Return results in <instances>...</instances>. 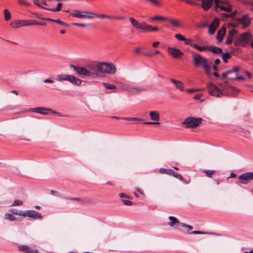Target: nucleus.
Returning <instances> with one entry per match:
<instances>
[{"label":"nucleus","instance_id":"nucleus-1","mask_svg":"<svg viewBox=\"0 0 253 253\" xmlns=\"http://www.w3.org/2000/svg\"><path fill=\"white\" fill-rule=\"evenodd\" d=\"M193 63L196 67H202L207 75L211 74V63L209 59L201 54L193 53Z\"/></svg>","mask_w":253,"mask_h":253},{"label":"nucleus","instance_id":"nucleus-2","mask_svg":"<svg viewBox=\"0 0 253 253\" xmlns=\"http://www.w3.org/2000/svg\"><path fill=\"white\" fill-rule=\"evenodd\" d=\"M102 62H91L87 64V67L90 73L89 77H97L102 74L103 69Z\"/></svg>","mask_w":253,"mask_h":253},{"label":"nucleus","instance_id":"nucleus-3","mask_svg":"<svg viewBox=\"0 0 253 253\" xmlns=\"http://www.w3.org/2000/svg\"><path fill=\"white\" fill-rule=\"evenodd\" d=\"M203 119L202 118H195L193 117H190L186 118L184 121L182 122V125H186V128H196L199 126L202 122Z\"/></svg>","mask_w":253,"mask_h":253},{"label":"nucleus","instance_id":"nucleus-4","mask_svg":"<svg viewBox=\"0 0 253 253\" xmlns=\"http://www.w3.org/2000/svg\"><path fill=\"white\" fill-rule=\"evenodd\" d=\"M33 25H42L43 24L38 23L35 20H20L11 23L12 27L17 29L21 27Z\"/></svg>","mask_w":253,"mask_h":253},{"label":"nucleus","instance_id":"nucleus-5","mask_svg":"<svg viewBox=\"0 0 253 253\" xmlns=\"http://www.w3.org/2000/svg\"><path fill=\"white\" fill-rule=\"evenodd\" d=\"M15 215L22 216V210L10 209L4 214V218L11 221H20L19 218L16 217Z\"/></svg>","mask_w":253,"mask_h":253},{"label":"nucleus","instance_id":"nucleus-6","mask_svg":"<svg viewBox=\"0 0 253 253\" xmlns=\"http://www.w3.org/2000/svg\"><path fill=\"white\" fill-rule=\"evenodd\" d=\"M252 35L249 32H246L237 36L234 41V44L236 46H240L242 43L250 41Z\"/></svg>","mask_w":253,"mask_h":253},{"label":"nucleus","instance_id":"nucleus-7","mask_svg":"<svg viewBox=\"0 0 253 253\" xmlns=\"http://www.w3.org/2000/svg\"><path fill=\"white\" fill-rule=\"evenodd\" d=\"M102 67L103 69L102 73L113 75L116 73L117 69L113 63L102 62Z\"/></svg>","mask_w":253,"mask_h":253},{"label":"nucleus","instance_id":"nucleus-8","mask_svg":"<svg viewBox=\"0 0 253 253\" xmlns=\"http://www.w3.org/2000/svg\"><path fill=\"white\" fill-rule=\"evenodd\" d=\"M239 183L244 185L248 184L253 180V172L244 173L238 177Z\"/></svg>","mask_w":253,"mask_h":253},{"label":"nucleus","instance_id":"nucleus-9","mask_svg":"<svg viewBox=\"0 0 253 253\" xmlns=\"http://www.w3.org/2000/svg\"><path fill=\"white\" fill-rule=\"evenodd\" d=\"M22 216L29 217L33 219L42 218V213L34 210H22Z\"/></svg>","mask_w":253,"mask_h":253},{"label":"nucleus","instance_id":"nucleus-10","mask_svg":"<svg viewBox=\"0 0 253 253\" xmlns=\"http://www.w3.org/2000/svg\"><path fill=\"white\" fill-rule=\"evenodd\" d=\"M70 67L73 68L78 75L89 77L90 73L89 72L87 67L85 68L84 67L76 66L73 64H70Z\"/></svg>","mask_w":253,"mask_h":253},{"label":"nucleus","instance_id":"nucleus-11","mask_svg":"<svg viewBox=\"0 0 253 253\" xmlns=\"http://www.w3.org/2000/svg\"><path fill=\"white\" fill-rule=\"evenodd\" d=\"M82 13H88L79 10H74L71 13V15L74 17L83 18V19H91V16L87 15H83Z\"/></svg>","mask_w":253,"mask_h":253},{"label":"nucleus","instance_id":"nucleus-12","mask_svg":"<svg viewBox=\"0 0 253 253\" xmlns=\"http://www.w3.org/2000/svg\"><path fill=\"white\" fill-rule=\"evenodd\" d=\"M236 22L241 23L243 25V29H245L250 24L251 20L248 15L246 14L241 18L237 19Z\"/></svg>","mask_w":253,"mask_h":253},{"label":"nucleus","instance_id":"nucleus-13","mask_svg":"<svg viewBox=\"0 0 253 253\" xmlns=\"http://www.w3.org/2000/svg\"><path fill=\"white\" fill-rule=\"evenodd\" d=\"M168 51L174 58H177L183 54L179 49L170 47L168 48Z\"/></svg>","mask_w":253,"mask_h":253},{"label":"nucleus","instance_id":"nucleus-14","mask_svg":"<svg viewBox=\"0 0 253 253\" xmlns=\"http://www.w3.org/2000/svg\"><path fill=\"white\" fill-rule=\"evenodd\" d=\"M169 219L170 221L168 223V225L170 227L174 226L175 228H179L181 227L182 222H180L175 217L169 216Z\"/></svg>","mask_w":253,"mask_h":253},{"label":"nucleus","instance_id":"nucleus-15","mask_svg":"<svg viewBox=\"0 0 253 253\" xmlns=\"http://www.w3.org/2000/svg\"><path fill=\"white\" fill-rule=\"evenodd\" d=\"M18 250L26 253H40L38 250H34L27 245H20L18 247Z\"/></svg>","mask_w":253,"mask_h":253},{"label":"nucleus","instance_id":"nucleus-16","mask_svg":"<svg viewBox=\"0 0 253 253\" xmlns=\"http://www.w3.org/2000/svg\"><path fill=\"white\" fill-rule=\"evenodd\" d=\"M29 111L42 115H46L48 114V112L49 111H50V109L39 107L34 108H30Z\"/></svg>","mask_w":253,"mask_h":253},{"label":"nucleus","instance_id":"nucleus-17","mask_svg":"<svg viewBox=\"0 0 253 253\" xmlns=\"http://www.w3.org/2000/svg\"><path fill=\"white\" fill-rule=\"evenodd\" d=\"M219 20L217 18H215L211 23V24L209 26V33L211 35H213L217 27H218L219 25Z\"/></svg>","mask_w":253,"mask_h":253},{"label":"nucleus","instance_id":"nucleus-18","mask_svg":"<svg viewBox=\"0 0 253 253\" xmlns=\"http://www.w3.org/2000/svg\"><path fill=\"white\" fill-rule=\"evenodd\" d=\"M238 33V32L237 30L235 29H232L230 30L228 33V35L227 37L225 43L227 44H229L231 43L233 40V36L237 35Z\"/></svg>","mask_w":253,"mask_h":253},{"label":"nucleus","instance_id":"nucleus-19","mask_svg":"<svg viewBox=\"0 0 253 253\" xmlns=\"http://www.w3.org/2000/svg\"><path fill=\"white\" fill-rule=\"evenodd\" d=\"M213 0H202L201 6L202 8L205 10H208L212 6Z\"/></svg>","mask_w":253,"mask_h":253},{"label":"nucleus","instance_id":"nucleus-20","mask_svg":"<svg viewBox=\"0 0 253 253\" xmlns=\"http://www.w3.org/2000/svg\"><path fill=\"white\" fill-rule=\"evenodd\" d=\"M239 70H240V68L239 67L234 66L232 69L228 70L226 72L223 73L221 75V79L222 80H224V78L227 77L228 75L233 73H237L239 71Z\"/></svg>","mask_w":253,"mask_h":253},{"label":"nucleus","instance_id":"nucleus-21","mask_svg":"<svg viewBox=\"0 0 253 253\" xmlns=\"http://www.w3.org/2000/svg\"><path fill=\"white\" fill-rule=\"evenodd\" d=\"M226 33V28L225 27H222L220 28V30H218L217 35H216V39L218 41V42H220L223 37L224 36Z\"/></svg>","mask_w":253,"mask_h":253},{"label":"nucleus","instance_id":"nucleus-22","mask_svg":"<svg viewBox=\"0 0 253 253\" xmlns=\"http://www.w3.org/2000/svg\"><path fill=\"white\" fill-rule=\"evenodd\" d=\"M129 21L132 25L137 29L142 30L143 23H140L133 17L129 18Z\"/></svg>","mask_w":253,"mask_h":253},{"label":"nucleus","instance_id":"nucleus-23","mask_svg":"<svg viewBox=\"0 0 253 253\" xmlns=\"http://www.w3.org/2000/svg\"><path fill=\"white\" fill-rule=\"evenodd\" d=\"M148 88V86H145V87H133L131 86L130 88V93H139L142 91L145 90Z\"/></svg>","mask_w":253,"mask_h":253},{"label":"nucleus","instance_id":"nucleus-24","mask_svg":"<svg viewBox=\"0 0 253 253\" xmlns=\"http://www.w3.org/2000/svg\"><path fill=\"white\" fill-rule=\"evenodd\" d=\"M208 51H210L214 54L221 53L222 52V48L214 46L213 45L208 46Z\"/></svg>","mask_w":253,"mask_h":253},{"label":"nucleus","instance_id":"nucleus-25","mask_svg":"<svg viewBox=\"0 0 253 253\" xmlns=\"http://www.w3.org/2000/svg\"><path fill=\"white\" fill-rule=\"evenodd\" d=\"M70 77H71V78H69V81L72 84L76 85H79L81 84L82 81L80 79H79L73 75H70Z\"/></svg>","mask_w":253,"mask_h":253},{"label":"nucleus","instance_id":"nucleus-26","mask_svg":"<svg viewBox=\"0 0 253 253\" xmlns=\"http://www.w3.org/2000/svg\"><path fill=\"white\" fill-rule=\"evenodd\" d=\"M119 87L122 90L126 91L130 93L131 86L128 84L119 82Z\"/></svg>","mask_w":253,"mask_h":253},{"label":"nucleus","instance_id":"nucleus-27","mask_svg":"<svg viewBox=\"0 0 253 253\" xmlns=\"http://www.w3.org/2000/svg\"><path fill=\"white\" fill-rule=\"evenodd\" d=\"M170 81L173 84H174L175 87L177 89H178L180 90H183V89H184L183 84L181 82H180L179 81L176 80L175 79H171Z\"/></svg>","mask_w":253,"mask_h":253},{"label":"nucleus","instance_id":"nucleus-28","mask_svg":"<svg viewBox=\"0 0 253 253\" xmlns=\"http://www.w3.org/2000/svg\"><path fill=\"white\" fill-rule=\"evenodd\" d=\"M149 115L150 116L151 119L153 121L158 122L160 119L159 114L158 112L156 111L150 112Z\"/></svg>","mask_w":253,"mask_h":253},{"label":"nucleus","instance_id":"nucleus-29","mask_svg":"<svg viewBox=\"0 0 253 253\" xmlns=\"http://www.w3.org/2000/svg\"><path fill=\"white\" fill-rule=\"evenodd\" d=\"M218 8H219L220 10H223L227 12H230L232 10V7L230 4L224 5H220L219 6H218Z\"/></svg>","mask_w":253,"mask_h":253},{"label":"nucleus","instance_id":"nucleus-30","mask_svg":"<svg viewBox=\"0 0 253 253\" xmlns=\"http://www.w3.org/2000/svg\"><path fill=\"white\" fill-rule=\"evenodd\" d=\"M166 20H168L170 24H171L172 26H173L174 27H181V25L178 20H175V19H168L167 18Z\"/></svg>","mask_w":253,"mask_h":253},{"label":"nucleus","instance_id":"nucleus-31","mask_svg":"<svg viewBox=\"0 0 253 253\" xmlns=\"http://www.w3.org/2000/svg\"><path fill=\"white\" fill-rule=\"evenodd\" d=\"M141 31L143 32H152V26L145 23H143V27Z\"/></svg>","mask_w":253,"mask_h":253},{"label":"nucleus","instance_id":"nucleus-32","mask_svg":"<svg viewBox=\"0 0 253 253\" xmlns=\"http://www.w3.org/2000/svg\"><path fill=\"white\" fill-rule=\"evenodd\" d=\"M171 175H172L175 178L179 179V180H180L181 181L183 182V183H185L186 184H188V182H184L183 177H182V176L181 175H180V174L176 172L173 170L172 171Z\"/></svg>","mask_w":253,"mask_h":253},{"label":"nucleus","instance_id":"nucleus-33","mask_svg":"<svg viewBox=\"0 0 253 253\" xmlns=\"http://www.w3.org/2000/svg\"><path fill=\"white\" fill-rule=\"evenodd\" d=\"M167 18L161 16H156L154 17H150L149 19V21H153L157 20H166Z\"/></svg>","mask_w":253,"mask_h":253},{"label":"nucleus","instance_id":"nucleus-34","mask_svg":"<svg viewBox=\"0 0 253 253\" xmlns=\"http://www.w3.org/2000/svg\"><path fill=\"white\" fill-rule=\"evenodd\" d=\"M172 170L173 169H166L164 168H161L159 169V171L161 173H165L169 175H171Z\"/></svg>","mask_w":253,"mask_h":253},{"label":"nucleus","instance_id":"nucleus-35","mask_svg":"<svg viewBox=\"0 0 253 253\" xmlns=\"http://www.w3.org/2000/svg\"><path fill=\"white\" fill-rule=\"evenodd\" d=\"M70 75H61L58 76V80L59 81H69V78H70Z\"/></svg>","mask_w":253,"mask_h":253},{"label":"nucleus","instance_id":"nucleus-36","mask_svg":"<svg viewBox=\"0 0 253 253\" xmlns=\"http://www.w3.org/2000/svg\"><path fill=\"white\" fill-rule=\"evenodd\" d=\"M103 84L104 86V87L107 89H116L117 88V86L113 84L103 83Z\"/></svg>","mask_w":253,"mask_h":253},{"label":"nucleus","instance_id":"nucleus-37","mask_svg":"<svg viewBox=\"0 0 253 253\" xmlns=\"http://www.w3.org/2000/svg\"><path fill=\"white\" fill-rule=\"evenodd\" d=\"M34 3L40 6L46 5L45 0H34Z\"/></svg>","mask_w":253,"mask_h":253},{"label":"nucleus","instance_id":"nucleus-38","mask_svg":"<svg viewBox=\"0 0 253 253\" xmlns=\"http://www.w3.org/2000/svg\"><path fill=\"white\" fill-rule=\"evenodd\" d=\"M4 19L6 21L9 20L11 18V14L8 9L4 10Z\"/></svg>","mask_w":253,"mask_h":253},{"label":"nucleus","instance_id":"nucleus-39","mask_svg":"<svg viewBox=\"0 0 253 253\" xmlns=\"http://www.w3.org/2000/svg\"><path fill=\"white\" fill-rule=\"evenodd\" d=\"M147 1L156 6H161V1L160 0H147Z\"/></svg>","mask_w":253,"mask_h":253},{"label":"nucleus","instance_id":"nucleus-40","mask_svg":"<svg viewBox=\"0 0 253 253\" xmlns=\"http://www.w3.org/2000/svg\"><path fill=\"white\" fill-rule=\"evenodd\" d=\"M62 5L61 3H58L56 8H48L46 9L51 11H58L61 9Z\"/></svg>","mask_w":253,"mask_h":253},{"label":"nucleus","instance_id":"nucleus-41","mask_svg":"<svg viewBox=\"0 0 253 253\" xmlns=\"http://www.w3.org/2000/svg\"><path fill=\"white\" fill-rule=\"evenodd\" d=\"M231 58V55L229 52H226L222 54V59L224 63L227 62V59Z\"/></svg>","mask_w":253,"mask_h":253},{"label":"nucleus","instance_id":"nucleus-42","mask_svg":"<svg viewBox=\"0 0 253 253\" xmlns=\"http://www.w3.org/2000/svg\"><path fill=\"white\" fill-rule=\"evenodd\" d=\"M201 89L200 88H191V89H186V92L187 93L191 94L196 93L197 91L201 90Z\"/></svg>","mask_w":253,"mask_h":253},{"label":"nucleus","instance_id":"nucleus-43","mask_svg":"<svg viewBox=\"0 0 253 253\" xmlns=\"http://www.w3.org/2000/svg\"><path fill=\"white\" fill-rule=\"evenodd\" d=\"M94 17H96L101 18H109V19L113 18V17H111L108 15H105V14L98 15V14H96L95 13V15H94Z\"/></svg>","mask_w":253,"mask_h":253},{"label":"nucleus","instance_id":"nucleus-44","mask_svg":"<svg viewBox=\"0 0 253 253\" xmlns=\"http://www.w3.org/2000/svg\"><path fill=\"white\" fill-rule=\"evenodd\" d=\"M207 176L211 177L212 175L215 172L214 170H206L205 171Z\"/></svg>","mask_w":253,"mask_h":253},{"label":"nucleus","instance_id":"nucleus-45","mask_svg":"<svg viewBox=\"0 0 253 253\" xmlns=\"http://www.w3.org/2000/svg\"><path fill=\"white\" fill-rule=\"evenodd\" d=\"M221 0H213V1H214L215 3L214 10L217 12L218 11V6L220 5Z\"/></svg>","mask_w":253,"mask_h":253},{"label":"nucleus","instance_id":"nucleus-46","mask_svg":"<svg viewBox=\"0 0 253 253\" xmlns=\"http://www.w3.org/2000/svg\"><path fill=\"white\" fill-rule=\"evenodd\" d=\"M23 204V202L20 200H15L13 203L11 205L12 206H19Z\"/></svg>","mask_w":253,"mask_h":253},{"label":"nucleus","instance_id":"nucleus-47","mask_svg":"<svg viewBox=\"0 0 253 253\" xmlns=\"http://www.w3.org/2000/svg\"><path fill=\"white\" fill-rule=\"evenodd\" d=\"M228 78L230 80H239L244 81L245 78L243 76H236L235 77H228Z\"/></svg>","mask_w":253,"mask_h":253},{"label":"nucleus","instance_id":"nucleus-48","mask_svg":"<svg viewBox=\"0 0 253 253\" xmlns=\"http://www.w3.org/2000/svg\"><path fill=\"white\" fill-rule=\"evenodd\" d=\"M175 37L179 41H184L185 40H186V38L182 35L179 34H176L175 35Z\"/></svg>","mask_w":253,"mask_h":253},{"label":"nucleus","instance_id":"nucleus-49","mask_svg":"<svg viewBox=\"0 0 253 253\" xmlns=\"http://www.w3.org/2000/svg\"><path fill=\"white\" fill-rule=\"evenodd\" d=\"M181 0L182 1L185 2L189 4H193V5H199L198 3L195 2L193 0Z\"/></svg>","mask_w":253,"mask_h":253},{"label":"nucleus","instance_id":"nucleus-50","mask_svg":"<svg viewBox=\"0 0 253 253\" xmlns=\"http://www.w3.org/2000/svg\"><path fill=\"white\" fill-rule=\"evenodd\" d=\"M197 49L200 51H206V50H208V46H200L199 45H198V47H197Z\"/></svg>","mask_w":253,"mask_h":253},{"label":"nucleus","instance_id":"nucleus-51","mask_svg":"<svg viewBox=\"0 0 253 253\" xmlns=\"http://www.w3.org/2000/svg\"><path fill=\"white\" fill-rule=\"evenodd\" d=\"M54 22L56 23H57L58 24H60L61 25H63V26H66V27H67L68 26V25L67 23H64V22L61 21V20H58V19L55 20V21H54Z\"/></svg>","mask_w":253,"mask_h":253},{"label":"nucleus","instance_id":"nucleus-52","mask_svg":"<svg viewBox=\"0 0 253 253\" xmlns=\"http://www.w3.org/2000/svg\"><path fill=\"white\" fill-rule=\"evenodd\" d=\"M122 201L123 204L126 206H131L132 204V202L129 200L123 199Z\"/></svg>","mask_w":253,"mask_h":253},{"label":"nucleus","instance_id":"nucleus-53","mask_svg":"<svg viewBox=\"0 0 253 253\" xmlns=\"http://www.w3.org/2000/svg\"><path fill=\"white\" fill-rule=\"evenodd\" d=\"M190 234H208L206 232L200 231H194L189 233Z\"/></svg>","mask_w":253,"mask_h":253},{"label":"nucleus","instance_id":"nucleus-54","mask_svg":"<svg viewBox=\"0 0 253 253\" xmlns=\"http://www.w3.org/2000/svg\"><path fill=\"white\" fill-rule=\"evenodd\" d=\"M181 227L187 228V229H188L189 230H192L193 229L192 226H191L190 225H187V224H185L184 223H182V222L181 223Z\"/></svg>","mask_w":253,"mask_h":253},{"label":"nucleus","instance_id":"nucleus-55","mask_svg":"<svg viewBox=\"0 0 253 253\" xmlns=\"http://www.w3.org/2000/svg\"><path fill=\"white\" fill-rule=\"evenodd\" d=\"M230 89L233 91L234 93H239L240 91L239 89L234 86H231L230 87Z\"/></svg>","mask_w":253,"mask_h":253},{"label":"nucleus","instance_id":"nucleus-56","mask_svg":"<svg viewBox=\"0 0 253 253\" xmlns=\"http://www.w3.org/2000/svg\"><path fill=\"white\" fill-rule=\"evenodd\" d=\"M84 12H87L88 13H82L83 15H87V16H90L91 17V19L94 17V15H95V13L92 12H90L88 11H83Z\"/></svg>","mask_w":253,"mask_h":253},{"label":"nucleus","instance_id":"nucleus-57","mask_svg":"<svg viewBox=\"0 0 253 253\" xmlns=\"http://www.w3.org/2000/svg\"><path fill=\"white\" fill-rule=\"evenodd\" d=\"M237 20V19H235L232 23H231V24H230L231 26L233 27H237L238 26V25L239 24H240L241 23H238L237 22H236Z\"/></svg>","mask_w":253,"mask_h":253},{"label":"nucleus","instance_id":"nucleus-58","mask_svg":"<svg viewBox=\"0 0 253 253\" xmlns=\"http://www.w3.org/2000/svg\"><path fill=\"white\" fill-rule=\"evenodd\" d=\"M146 125H159V122H146L144 123Z\"/></svg>","mask_w":253,"mask_h":253},{"label":"nucleus","instance_id":"nucleus-59","mask_svg":"<svg viewBox=\"0 0 253 253\" xmlns=\"http://www.w3.org/2000/svg\"><path fill=\"white\" fill-rule=\"evenodd\" d=\"M201 96H194L193 99L195 100H197V101H199L200 102H202V101H203L204 100V99H202Z\"/></svg>","mask_w":253,"mask_h":253},{"label":"nucleus","instance_id":"nucleus-60","mask_svg":"<svg viewBox=\"0 0 253 253\" xmlns=\"http://www.w3.org/2000/svg\"><path fill=\"white\" fill-rule=\"evenodd\" d=\"M72 25L79 26V27H84L86 26L85 24H82V23H73Z\"/></svg>","mask_w":253,"mask_h":253},{"label":"nucleus","instance_id":"nucleus-61","mask_svg":"<svg viewBox=\"0 0 253 253\" xmlns=\"http://www.w3.org/2000/svg\"><path fill=\"white\" fill-rule=\"evenodd\" d=\"M120 195V197L121 198H127L129 199H130V196H127L126 195V194H125V193H121L119 194Z\"/></svg>","mask_w":253,"mask_h":253},{"label":"nucleus","instance_id":"nucleus-62","mask_svg":"<svg viewBox=\"0 0 253 253\" xmlns=\"http://www.w3.org/2000/svg\"><path fill=\"white\" fill-rule=\"evenodd\" d=\"M184 42L185 44L191 45L192 40L186 38V40H185Z\"/></svg>","mask_w":253,"mask_h":253},{"label":"nucleus","instance_id":"nucleus-63","mask_svg":"<svg viewBox=\"0 0 253 253\" xmlns=\"http://www.w3.org/2000/svg\"><path fill=\"white\" fill-rule=\"evenodd\" d=\"M49 112H50L52 113L53 114H56V115H58L59 116H62V114L60 112H56V111H53L51 109H50V111H49Z\"/></svg>","mask_w":253,"mask_h":253},{"label":"nucleus","instance_id":"nucleus-64","mask_svg":"<svg viewBox=\"0 0 253 253\" xmlns=\"http://www.w3.org/2000/svg\"><path fill=\"white\" fill-rule=\"evenodd\" d=\"M43 82L44 83H52L54 82V81L52 80H50L49 79H45L43 81Z\"/></svg>","mask_w":253,"mask_h":253}]
</instances>
